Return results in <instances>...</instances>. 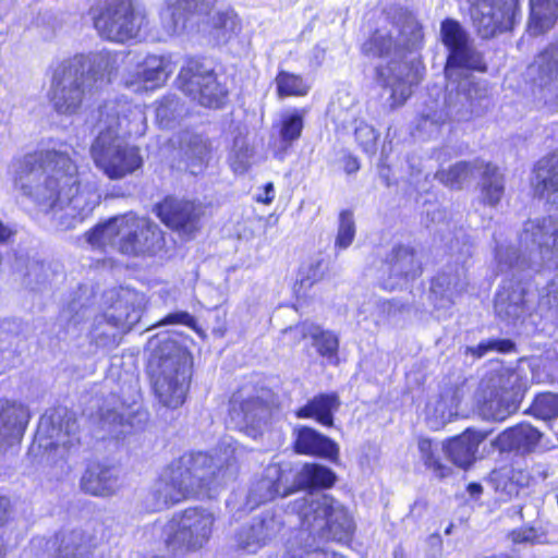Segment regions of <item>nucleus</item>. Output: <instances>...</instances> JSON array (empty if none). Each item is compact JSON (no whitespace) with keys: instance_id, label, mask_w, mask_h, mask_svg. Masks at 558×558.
Returning a JSON list of instances; mask_svg holds the SVG:
<instances>
[{"instance_id":"f257e3e1","label":"nucleus","mask_w":558,"mask_h":558,"mask_svg":"<svg viewBox=\"0 0 558 558\" xmlns=\"http://www.w3.org/2000/svg\"><path fill=\"white\" fill-rule=\"evenodd\" d=\"M15 190L43 211H64V217L82 221L99 203V194L89 185L82 187L75 162L61 150L27 154L13 163Z\"/></svg>"},{"instance_id":"f03ea898","label":"nucleus","mask_w":558,"mask_h":558,"mask_svg":"<svg viewBox=\"0 0 558 558\" xmlns=\"http://www.w3.org/2000/svg\"><path fill=\"white\" fill-rule=\"evenodd\" d=\"M98 134L90 146V156L98 169L109 179L120 180L143 165L136 146L128 136H141L146 130L143 110L126 99L106 101L98 109Z\"/></svg>"},{"instance_id":"7ed1b4c3","label":"nucleus","mask_w":558,"mask_h":558,"mask_svg":"<svg viewBox=\"0 0 558 558\" xmlns=\"http://www.w3.org/2000/svg\"><path fill=\"white\" fill-rule=\"evenodd\" d=\"M423 39L422 27L411 15L386 16L380 26L362 45L365 56L387 60L376 68L377 80L390 89L391 107L405 102L412 86L420 82L418 71L403 61L405 50L416 49Z\"/></svg>"},{"instance_id":"20e7f679","label":"nucleus","mask_w":558,"mask_h":558,"mask_svg":"<svg viewBox=\"0 0 558 558\" xmlns=\"http://www.w3.org/2000/svg\"><path fill=\"white\" fill-rule=\"evenodd\" d=\"M119 53L100 50L77 53L60 62L53 70L49 99L63 116L77 114L85 100L108 85L119 68Z\"/></svg>"},{"instance_id":"39448f33","label":"nucleus","mask_w":558,"mask_h":558,"mask_svg":"<svg viewBox=\"0 0 558 558\" xmlns=\"http://www.w3.org/2000/svg\"><path fill=\"white\" fill-rule=\"evenodd\" d=\"M204 452L184 453L171 461L154 484L149 508L159 511L183 500L210 496L211 490L227 481L232 462Z\"/></svg>"},{"instance_id":"423d86ee","label":"nucleus","mask_w":558,"mask_h":558,"mask_svg":"<svg viewBox=\"0 0 558 558\" xmlns=\"http://www.w3.org/2000/svg\"><path fill=\"white\" fill-rule=\"evenodd\" d=\"M288 510L296 513L301 523L299 536L305 539V555L323 554L328 549L323 541L348 542L354 533L355 523L349 509L338 499L325 493H305L291 501Z\"/></svg>"},{"instance_id":"0eeeda50","label":"nucleus","mask_w":558,"mask_h":558,"mask_svg":"<svg viewBox=\"0 0 558 558\" xmlns=\"http://www.w3.org/2000/svg\"><path fill=\"white\" fill-rule=\"evenodd\" d=\"M441 43L448 50L445 75L447 89L456 90L462 106L472 109V101L482 97V92L474 81L473 70L485 71L482 54L473 45L469 33L456 20L446 19L440 25Z\"/></svg>"},{"instance_id":"6e6552de","label":"nucleus","mask_w":558,"mask_h":558,"mask_svg":"<svg viewBox=\"0 0 558 558\" xmlns=\"http://www.w3.org/2000/svg\"><path fill=\"white\" fill-rule=\"evenodd\" d=\"M154 347L148 369L153 389L159 402L167 408L177 409L186 399L192 379L193 360L189 351L173 340L165 339Z\"/></svg>"},{"instance_id":"1a4fd4ad","label":"nucleus","mask_w":558,"mask_h":558,"mask_svg":"<svg viewBox=\"0 0 558 558\" xmlns=\"http://www.w3.org/2000/svg\"><path fill=\"white\" fill-rule=\"evenodd\" d=\"M497 268L510 272L495 295L496 315L509 325L523 322L531 313L533 284L524 255H519L511 245L497 244L495 251Z\"/></svg>"},{"instance_id":"9d476101","label":"nucleus","mask_w":558,"mask_h":558,"mask_svg":"<svg viewBox=\"0 0 558 558\" xmlns=\"http://www.w3.org/2000/svg\"><path fill=\"white\" fill-rule=\"evenodd\" d=\"M87 241L97 247H114L130 256L154 254L162 245V232L146 217L132 214L114 217L87 233Z\"/></svg>"},{"instance_id":"9b49d317","label":"nucleus","mask_w":558,"mask_h":558,"mask_svg":"<svg viewBox=\"0 0 558 558\" xmlns=\"http://www.w3.org/2000/svg\"><path fill=\"white\" fill-rule=\"evenodd\" d=\"M89 14L99 36L114 43L137 38L148 25L146 9L140 0H105L90 8Z\"/></svg>"},{"instance_id":"f8f14e48","label":"nucleus","mask_w":558,"mask_h":558,"mask_svg":"<svg viewBox=\"0 0 558 558\" xmlns=\"http://www.w3.org/2000/svg\"><path fill=\"white\" fill-rule=\"evenodd\" d=\"M215 515L203 507L175 512L163 526V543L173 554L194 553L209 541Z\"/></svg>"},{"instance_id":"ddd939ff","label":"nucleus","mask_w":558,"mask_h":558,"mask_svg":"<svg viewBox=\"0 0 558 558\" xmlns=\"http://www.w3.org/2000/svg\"><path fill=\"white\" fill-rule=\"evenodd\" d=\"M520 246L531 251L525 257L533 272L543 267L558 269V219L553 216L529 219L519 235Z\"/></svg>"},{"instance_id":"4468645a","label":"nucleus","mask_w":558,"mask_h":558,"mask_svg":"<svg viewBox=\"0 0 558 558\" xmlns=\"http://www.w3.org/2000/svg\"><path fill=\"white\" fill-rule=\"evenodd\" d=\"M179 88L206 108H220L227 99V89L217 81L214 69L201 60L189 59L178 76Z\"/></svg>"},{"instance_id":"2eb2a0df","label":"nucleus","mask_w":558,"mask_h":558,"mask_svg":"<svg viewBox=\"0 0 558 558\" xmlns=\"http://www.w3.org/2000/svg\"><path fill=\"white\" fill-rule=\"evenodd\" d=\"M449 250L456 257L454 265H447L430 283V300L436 308H449L468 286L464 262L472 255L471 245L459 239L450 242Z\"/></svg>"},{"instance_id":"dca6fc26","label":"nucleus","mask_w":558,"mask_h":558,"mask_svg":"<svg viewBox=\"0 0 558 558\" xmlns=\"http://www.w3.org/2000/svg\"><path fill=\"white\" fill-rule=\"evenodd\" d=\"M526 388L527 379L520 369H502L494 380V390L480 408L481 414L487 420H506L518 410Z\"/></svg>"},{"instance_id":"f3484780","label":"nucleus","mask_w":558,"mask_h":558,"mask_svg":"<svg viewBox=\"0 0 558 558\" xmlns=\"http://www.w3.org/2000/svg\"><path fill=\"white\" fill-rule=\"evenodd\" d=\"M292 490L286 470L279 464H269L262 477L252 482L245 494L233 493L227 501V507L231 511L248 512L277 496L284 497Z\"/></svg>"},{"instance_id":"a211bd4d","label":"nucleus","mask_w":558,"mask_h":558,"mask_svg":"<svg viewBox=\"0 0 558 558\" xmlns=\"http://www.w3.org/2000/svg\"><path fill=\"white\" fill-rule=\"evenodd\" d=\"M143 303V295L122 289L111 307L97 320L95 337L99 338L104 335L114 340L116 329L122 331L132 329L141 320Z\"/></svg>"},{"instance_id":"6ab92c4d","label":"nucleus","mask_w":558,"mask_h":558,"mask_svg":"<svg viewBox=\"0 0 558 558\" xmlns=\"http://www.w3.org/2000/svg\"><path fill=\"white\" fill-rule=\"evenodd\" d=\"M470 14L474 27L482 38H490L499 32L512 27L517 11L514 0L502 2L501 0H469Z\"/></svg>"},{"instance_id":"aec40b11","label":"nucleus","mask_w":558,"mask_h":558,"mask_svg":"<svg viewBox=\"0 0 558 558\" xmlns=\"http://www.w3.org/2000/svg\"><path fill=\"white\" fill-rule=\"evenodd\" d=\"M535 95L549 110L558 111V41L548 45L529 68Z\"/></svg>"},{"instance_id":"412c9836","label":"nucleus","mask_w":558,"mask_h":558,"mask_svg":"<svg viewBox=\"0 0 558 558\" xmlns=\"http://www.w3.org/2000/svg\"><path fill=\"white\" fill-rule=\"evenodd\" d=\"M77 432L74 413L64 407H58L40 417L37 434L48 440L43 445L46 448L71 449L80 442Z\"/></svg>"},{"instance_id":"4be33fe9","label":"nucleus","mask_w":558,"mask_h":558,"mask_svg":"<svg viewBox=\"0 0 558 558\" xmlns=\"http://www.w3.org/2000/svg\"><path fill=\"white\" fill-rule=\"evenodd\" d=\"M155 210L162 222L182 235L190 238L199 229L203 211L201 205L193 202L166 197Z\"/></svg>"},{"instance_id":"5701e85b","label":"nucleus","mask_w":558,"mask_h":558,"mask_svg":"<svg viewBox=\"0 0 558 558\" xmlns=\"http://www.w3.org/2000/svg\"><path fill=\"white\" fill-rule=\"evenodd\" d=\"M230 418L236 428L255 437L258 429L266 423L269 415L268 404L256 396L245 397L242 391L233 395L230 400Z\"/></svg>"},{"instance_id":"b1692460","label":"nucleus","mask_w":558,"mask_h":558,"mask_svg":"<svg viewBox=\"0 0 558 558\" xmlns=\"http://www.w3.org/2000/svg\"><path fill=\"white\" fill-rule=\"evenodd\" d=\"M385 271L388 272V278L383 280V288L395 290L409 280L417 278L422 274V266L414 248L397 245L386 258Z\"/></svg>"},{"instance_id":"393cba45","label":"nucleus","mask_w":558,"mask_h":558,"mask_svg":"<svg viewBox=\"0 0 558 558\" xmlns=\"http://www.w3.org/2000/svg\"><path fill=\"white\" fill-rule=\"evenodd\" d=\"M281 527L280 518L267 511L255 518L250 525L242 526L234 535V544L244 554L255 555L268 539L280 532Z\"/></svg>"},{"instance_id":"a878e982","label":"nucleus","mask_w":558,"mask_h":558,"mask_svg":"<svg viewBox=\"0 0 558 558\" xmlns=\"http://www.w3.org/2000/svg\"><path fill=\"white\" fill-rule=\"evenodd\" d=\"M294 450L301 454L317 456L337 462L339 446L329 437L308 426H298L293 430Z\"/></svg>"},{"instance_id":"bb28decb","label":"nucleus","mask_w":558,"mask_h":558,"mask_svg":"<svg viewBox=\"0 0 558 558\" xmlns=\"http://www.w3.org/2000/svg\"><path fill=\"white\" fill-rule=\"evenodd\" d=\"M284 332L295 333L299 339L311 338L313 347L322 357L332 365L339 363L340 340L336 332L307 322L290 327Z\"/></svg>"},{"instance_id":"cd10ccee","label":"nucleus","mask_w":558,"mask_h":558,"mask_svg":"<svg viewBox=\"0 0 558 558\" xmlns=\"http://www.w3.org/2000/svg\"><path fill=\"white\" fill-rule=\"evenodd\" d=\"M28 418L29 413L23 404L0 400V451L21 439Z\"/></svg>"},{"instance_id":"c85d7f7f","label":"nucleus","mask_w":558,"mask_h":558,"mask_svg":"<svg viewBox=\"0 0 558 558\" xmlns=\"http://www.w3.org/2000/svg\"><path fill=\"white\" fill-rule=\"evenodd\" d=\"M202 13H206L204 0H167L160 13L162 28L169 36L179 34L192 15Z\"/></svg>"},{"instance_id":"c756f323","label":"nucleus","mask_w":558,"mask_h":558,"mask_svg":"<svg viewBox=\"0 0 558 558\" xmlns=\"http://www.w3.org/2000/svg\"><path fill=\"white\" fill-rule=\"evenodd\" d=\"M532 185L536 195L546 198L558 209V154H551L537 161Z\"/></svg>"},{"instance_id":"7c9ffc66","label":"nucleus","mask_w":558,"mask_h":558,"mask_svg":"<svg viewBox=\"0 0 558 558\" xmlns=\"http://www.w3.org/2000/svg\"><path fill=\"white\" fill-rule=\"evenodd\" d=\"M489 435V432H480L468 428L463 434L442 445L441 450L460 468H468L475 460L478 445Z\"/></svg>"},{"instance_id":"2f4dec72","label":"nucleus","mask_w":558,"mask_h":558,"mask_svg":"<svg viewBox=\"0 0 558 558\" xmlns=\"http://www.w3.org/2000/svg\"><path fill=\"white\" fill-rule=\"evenodd\" d=\"M172 72L173 65L168 58L148 56L143 62L142 70L137 73L136 81L126 82L125 84L132 87L134 92L141 89L153 90L162 86Z\"/></svg>"},{"instance_id":"473e14b6","label":"nucleus","mask_w":558,"mask_h":558,"mask_svg":"<svg viewBox=\"0 0 558 558\" xmlns=\"http://www.w3.org/2000/svg\"><path fill=\"white\" fill-rule=\"evenodd\" d=\"M541 437L542 434L531 424L521 423L504 430L493 444L501 451L531 452L537 446Z\"/></svg>"},{"instance_id":"72a5a7b5","label":"nucleus","mask_w":558,"mask_h":558,"mask_svg":"<svg viewBox=\"0 0 558 558\" xmlns=\"http://www.w3.org/2000/svg\"><path fill=\"white\" fill-rule=\"evenodd\" d=\"M448 118L445 104L433 100L424 106L414 120L412 135L422 140L432 138L439 134Z\"/></svg>"},{"instance_id":"f704fd0d","label":"nucleus","mask_w":558,"mask_h":558,"mask_svg":"<svg viewBox=\"0 0 558 558\" xmlns=\"http://www.w3.org/2000/svg\"><path fill=\"white\" fill-rule=\"evenodd\" d=\"M82 488L94 496H110L119 488L118 471L100 464L89 466L81 480Z\"/></svg>"},{"instance_id":"c9c22d12","label":"nucleus","mask_w":558,"mask_h":558,"mask_svg":"<svg viewBox=\"0 0 558 558\" xmlns=\"http://www.w3.org/2000/svg\"><path fill=\"white\" fill-rule=\"evenodd\" d=\"M340 407L337 393H319L310 399L303 407L296 410L298 418H314L323 426L333 425V414Z\"/></svg>"},{"instance_id":"e433bc0d","label":"nucleus","mask_w":558,"mask_h":558,"mask_svg":"<svg viewBox=\"0 0 558 558\" xmlns=\"http://www.w3.org/2000/svg\"><path fill=\"white\" fill-rule=\"evenodd\" d=\"M47 545L57 547V558H77L88 554L95 546L94 537L86 535L83 530L64 531L56 535Z\"/></svg>"},{"instance_id":"4c0bfd02","label":"nucleus","mask_w":558,"mask_h":558,"mask_svg":"<svg viewBox=\"0 0 558 558\" xmlns=\"http://www.w3.org/2000/svg\"><path fill=\"white\" fill-rule=\"evenodd\" d=\"M305 114L306 111L304 109H294L282 114L278 125L279 147L275 153L277 158L282 159L287 150L301 137Z\"/></svg>"},{"instance_id":"58836bf2","label":"nucleus","mask_w":558,"mask_h":558,"mask_svg":"<svg viewBox=\"0 0 558 558\" xmlns=\"http://www.w3.org/2000/svg\"><path fill=\"white\" fill-rule=\"evenodd\" d=\"M530 32L539 35L554 26L558 19V0H530Z\"/></svg>"},{"instance_id":"ea45409f","label":"nucleus","mask_w":558,"mask_h":558,"mask_svg":"<svg viewBox=\"0 0 558 558\" xmlns=\"http://www.w3.org/2000/svg\"><path fill=\"white\" fill-rule=\"evenodd\" d=\"M481 178V199L485 205L495 207L505 194V180L499 169L492 163H483Z\"/></svg>"},{"instance_id":"a19ab883","label":"nucleus","mask_w":558,"mask_h":558,"mask_svg":"<svg viewBox=\"0 0 558 558\" xmlns=\"http://www.w3.org/2000/svg\"><path fill=\"white\" fill-rule=\"evenodd\" d=\"M458 404L453 396H440L426 408L427 422L433 429H439L457 415Z\"/></svg>"},{"instance_id":"79ce46f5","label":"nucleus","mask_w":558,"mask_h":558,"mask_svg":"<svg viewBox=\"0 0 558 558\" xmlns=\"http://www.w3.org/2000/svg\"><path fill=\"white\" fill-rule=\"evenodd\" d=\"M295 481L302 487L328 488L333 485L336 474L327 466L307 463L296 474Z\"/></svg>"},{"instance_id":"37998d69","label":"nucleus","mask_w":558,"mask_h":558,"mask_svg":"<svg viewBox=\"0 0 558 558\" xmlns=\"http://www.w3.org/2000/svg\"><path fill=\"white\" fill-rule=\"evenodd\" d=\"M483 168V161L475 160L459 161L451 166L448 170L437 171L435 178L438 179L442 184L451 189H461L462 184L466 182L474 170H481Z\"/></svg>"},{"instance_id":"c03bdc74","label":"nucleus","mask_w":558,"mask_h":558,"mask_svg":"<svg viewBox=\"0 0 558 558\" xmlns=\"http://www.w3.org/2000/svg\"><path fill=\"white\" fill-rule=\"evenodd\" d=\"M421 460L424 465L430 470L438 478L448 476L451 468L444 464L439 457V445L428 438H420L417 442Z\"/></svg>"},{"instance_id":"a18cd8bd","label":"nucleus","mask_w":558,"mask_h":558,"mask_svg":"<svg viewBox=\"0 0 558 558\" xmlns=\"http://www.w3.org/2000/svg\"><path fill=\"white\" fill-rule=\"evenodd\" d=\"M275 83L280 98L302 97L311 89V84L303 76L283 70L278 72Z\"/></svg>"},{"instance_id":"49530a36","label":"nucleus","mask_w":558,"mask_h":558,"mask_svg":"<svg viewBox=\"0 0 558 558\" xmlns=\"http://www.w3.org/2000/svg\"><path fill=\"white\" fill-rule=\"evenodd\" d=\"M181 150L189 166L201 168L209 148L202 135L187 133L181 138Z\"/></svg>"},{"instance_id":"de8ad7c7","label":"nucleus","mask_w":558,"mask_h":558,"mask_svg":"<svg viewBox=\"0 0 558 558\" xmlns=\"http://www.w3.org/2000/svg\"><path fill=\"white\" fill-rule=\"evenodd\" d=\"M112 403V408L107 404L99 409V420L101 424L104 427L108 426L109 432L114 436L129 433L126 426L130 425V423L125 420L126 414L123 412L124 402L117 404L114 401Z\"/></svg>"},{"instance_id":"09e8293b","label":"nucleus","mask_w":558,"mask_h":558,"mask_svg":"<svg viewBox=\"0 0 558 558\" xmlns=\"http://www.w3.org/2000/svg\"><path fill=\"white\" fill-rule=\"evenodd\" d=\"M181 111L182 107L177 96H165L156 102V121L160 128H171L173 122L180 117Z\"/></svg>"},{"instance_id":"8fccbe9b","label":"nucleus","mask_w":558,"mask_h":558,"mask_svg":"<svg viewBox=\"0 0 558 558\" xmlns=\"http://www.w3.org/2000/svg\"><path fill=\"white\" fill-rule=\"evenodd\" d=\"M519 473L511 468H501L490 473V483L496 492H499L506 498L517 496L520 490L518 481L515 480Z\"/></svg>"},{"instance_id":"3c124183","label":"nucleus","mask_w":558,"mask_h":558,"mask_svg":"<svg viewBox=\"0 0 558 558\" xmlns=\"http://www.w3.org/2000/svg\"><path fill=\"white\" fill-rule=\"evenodd\" d=\"M253 149L248 145L245 136L238 135L233 140V146L230 154V165L235 173H244L251 166Z\"/></svg>"},{"instance_id":"603ef678","label":"nucleus","mask_w":558,"mask_h":558,"mask_svg":"<svg viewBox=\"0 0 558 558\" xmlns=\"http://www.w3.org/2000/svg\"><path fill=\"white\" fill-rule=\"evenodd\" d=\"M213 26L217 32V39L226 41L240 29V23L233 10L217 11L213 15Z\"/></svg>"},{"instance_id":"864d4df0","label":"nucleus","mask_w":558,"mask_h":558,"mask_svg":"<svg viewBox=\"0 0 558 558\" xmlns=\"http://www.w3.org/2000/svg\"><path fill=\"white\" fill-rule=\"evenodd\" d=\"M530 412L542 420H551L558 416V393H538L530 408Z\"/></svg>"},{"instance_id":"5fc2aeb1","label":"nucleus","mask_w":558,"mask_h":558,"mask_svg":"<svg viewBox=\"0 0 558 558\" xmlns=\"http://www.w3.org/2000/svg\"><path fill=\"white\" fill-rule=\"evenodd\" d=\"M324 274L325 264L322 258L314 259L308 265L302 267L295 284L296 293H305L314 283L323 279Z\"/></svg>"},{"instance_id":"6e6d98bb","label":"nucleus","mask_w":558,"mask_h":558,"mask_svg":"<svg viewBox=\"0 0 558 558\" xmlns=\"http://www.w3.org/2000/svg\"><path fill=\"white\" fill-rule=\"evenodd\" d=\"M355 236V222L350 210H342L339 215L338 232L335 241L336 250H347Z\"/></svg>"},{"instance_id":"4d7b16f0","label":"nucleus","mask_w":558,"mask_h":558,"mask_svg":"<svg viewBox=\"0 0 558 558\" xmlns=\"http://www.w3.org/2000/svg\"><path fill=\"white\" fill-rule=\"evenodd\" d=\"M538 310L548 311L558 325V276H555L539 293Z\"/></svg>"},{"instance_id":"13d9d810","label":"nucleus","mask_w":558,"mask_h":558,"mask_svg":"<svg viewBox=\"0 0 558 558\" xmlns=\"http://www.w3.org/2000/svg\"><path fill=\"white\" fill-rule=\"evenodd\" d=\"M513 350L514 342L509 339H487L480 342L476 347L468 348V352L478 359L492 351L509 353Z\"/></svg>"},{"instance_id":"bf43d9fd","label":"nucleus","mask_w":558,"mask_h":558,"mask_svg":"<svg viewBox=\"0 0 558 558\" xmlns=\"http://www.w3.org/2000/svg\"><path fill=\"white\" fill-rule=\"evenodd\" d=\"M354 134L356 142L366 154H375L379 134L372 125L360 122V124L355 128Z\"/></svg>"},{"instance_id":"052dcab7","label":"nucleus","mask_w":558,"mask_h":558,"mask_svg":"<svg viewBox=\"0 0 558 558\" xmlns=\"http://www.w3.org/2000/svg\"><path fill=\"white\" fill-rule=\"evenodd\" d=\"M510 537L514 544L533 545L541 543L542 535L534 527H522L512 531Z\"/></svg>"},{"instance_id":"680f3d73","label":"nucleus","mask_w":558,"mask_h":558,"mask_svg":"<svg viewBox=\"0 0 558 558\" xmlns=\"http://www.w3.org/2000/svg\"><path fill=\"white\" fill-rule=\"evenodd\" d=\"M181 324L191 328L196 327L195 318L187 312L180 311L168 314L158 325H174Z\"/></svg>"},{"instance_id":"e2e57ef3","label":"nucleus","mask_w":558,"mask_h":558,"mask_svg":"<svg viewBox=\"0 0 558 558\" xmlns=\"http://www.w3.org/2000/svg\"><path fill=\"white\" fill-rule=\"evenodd\" d=\"M275 198V187L272 183L264 186V193L257 197V201L264 204H270Z\"/></svg>"},{"instance_id":"0e129e2a","label":"nucleus","mask_w":558,"mask_h":558,"mask_svg":"<svg viewBox=\"0 0 558 558\" xmlns=\"http://www.w3.org/2000/svg\"><path fill=\"white\" fill-rule=\"evenodd\" d=\"M360 169V162L355 157L347 156L343 159V170L348 174L355 173Z\"/></svg>"},{"instance_id":"69168bd1","label":"nucleus","mask_w":558,"mask_h":558,"mask_svg":"<svg viewBox=\"0 0 558 558\" xmlns=\"http://www.w3.org/2000/svg\"><path fill=\"white\" fill-rule=\"evenodd\" d=\"M14 233L15 232L9 226H5L0 220V244L8 243L11 240V238L14 235Z\"/></svg>"},{"instance_id":"338daca9","label":"nucleus","mask_w":558,"mask_h":558,"mask_svg":"<svg viewBox=\"0 0 558 558\" xmlns=\"http://www.w3.org/2000/svg\"><path fill=\"white\" fill-rule=\"evenodd\" d=\"M483 488L481 484L477 483H471L468 486V492L471 496L476 497L482 493Z\"/></svg>"},{"instance_id":"774afa93","label":"nucleus","mask_w":558,"mask_h":558,"mask_svg":"<svg viewBox=\"0 0 558 558\" xmlns=\"http://www.w3.org/2000/svg\"><path fill=\"white\" fill-rule=\"evenodd\" d=\"M428 543L430 546L435 547V546H440L441 544V538L438 534H433L428 537Z\"/></svg>"}]
</instances>
